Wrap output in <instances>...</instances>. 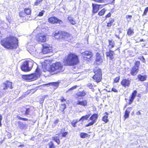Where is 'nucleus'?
Instances as JSON below:
<instances>
[{
    "mask_svg": "<svg viewBox=\"0 0 148 148\" xmlns=\"http://www.w3.org/2000/svg\"><path fill=\"white\" fill-rule=\"evenodd\" d=\"M18 40L14 37H7L2 40L1 43L5 48L10 49H16L18 46Z\"/></svg>",
    "mask_w": 148,
    "mask_h": 148,
    "instance_id": "f257e3e1",
    "label": "nucleus"
},
{
    "mask_svg": "<svg viewBox=\"0 0 148 148\" xmlns=\"http://www.w3.org/2000/svg\"><path fill=\"white\" fill-rule=\"evenodd\" d=\"M79 59L77 55L74 53H71L65 58L64 63L65 65L74 66L78 64Z\"/></svg>",
    "mask_w": 148,
    "mask_h": 148,
    "instance_id": "f03ea898",
    "label": "nucleus"
},
{
    "mask_svg": "<svg viewBox=\"0 0 148 148\" xmlns=\"http://www.w3.org/2000/svg\"><path fill=\"white\" fill-rule=\"evenodd\" d=\"M41 73V70L40 68L38 67L36 70L35 73L24 75L22 76V78L26 80L33 81L36 79L38 77H40Z\"/></svg>",
    "mask_w": 148,
    "mask_h": 148,
    "instance_id": "7ed1b4c3",
    "label": "nucleus"
},
{
    "mask_svg": "<svg viewBox=\"0 0 148 148\" xmlns=\"http://www.w3.org/2000/svg\"><path fill=\"white\" fill-rule=\"evenodd\" d=\"M64 70L63 65L60 62H57L53 64L49 69V71L51 73L56 74L62 72Z\"/></svg>",
    "mask_w": 148,
    "mask_h": 148,
    "instance_id": "20e7f679",
    "label": "nucleus"
},
{
    "mask_svg": "<svg viewBox=\"0 0 148 148\" xmlns=\"http://www.w3.org/2000/svg\"><path fill=\"white\" fill-rule=\"evenodd\" d=\"M94 75L93 79L97 83L100 82L102 79V73L101 70L99 68H96L94 70Z\"/></svg>",
    "mask_w": 148,
    "mask_h": 148,
    "instance_id": "39448f33",
    "label": "nucleus"
},
{
    "mask_svg": "<svg viewBox=\"0 0 148 148\" xmlns=\"http://www.w3.org/2000/svg\"><path fill=\"white\" fill-rule=\"evenodd\" d=\"M42 53L44 54L50 52L52 51V47L49 45L45 43L42 45Z\"/></svg>",
    "mask_w": 148,
    "mask_h": 148,
    "instance_id": "423d86ee",
    "label": "nucleus"
},
{
    "mask_svg": "<svg viewBox=\"0 0 148 148\" xmlns=\"http://www.w3.org/2000/svg\"><path fill=\"white\" fill-rule=\"evenodd\" d=\"M103 62V59L100 53H97L96 55L95 60L94 63V64L95 65H100Z\"/></svg>",
    "mask_w": 148,
    "mask_h": 148,
    "instance_id": "0eeeda50",
    "label": "nucleus"
},
{
    "mask_svg": "<svg viewBox=\"0 0 148 148\" xmlns=\"http://www.w3.org/2000/svg\"><path fill=\"white\" fill-rule=\"evenodd\" d=\"M36 40L40 42H44L46 39V36L40 33L36 36Z\"/></svg>",
    "mask_w": 148,
    "mask_h": 148,
    "instance_id": "6e6552de",
    "label": "nucleus"
},
{
    "mask_svg": "<svg viewBox=\"0 0 148 148\" xmlns=\"http://www.w3.org/2000/svg\"><path fill=\"white\" fill-rule=\"evenodd\" d=\"M2 87L3 90H6L8 88L10 89H12L13 88L12 83L8 81H6L5 83L2 85Z\"/></svg>",
    "mask_w": 148,
    "mask_h": 148,
    "instance_id": "1a4fd4ad",
    "label": "nucleus"
},
{
    "mask_svg": "<svg viewBox=\"0 0 148 148\" xmlns=\"http://www.w3.org/2000/svg\"><path fill=\"white\" fill-rule=\"evenodd\" d=\"M115 53L114 51L109 49L108 51L106 52V55L107 57L109 58L110 60L114 61L115 60L114 58Z\"/></svg>",
    "mask_w": 148,
    "mask_h": 148,
    "instance_id": "9d476101",
    "label": "nucleus"
},
{
    "mask_svg": "<svg viewBox=\"0 0 148 148\" xmlns=\"http://www.w3.org/2000/svg\"><path fill=\"white\" fill-rule=\"evenodd\" d=\"M15 124L17 125L18 127L21 130H26L28 126L27 124L23 123V122L20 121L16 122Z\"/></svg>",
    "mask_w": 148,
    "mask_h": 148,
    "instance_id": "9b49d317",
    "label": "nucleus"
},
{
    "mask_svg": "<svg viewBox=\"0 0 148 148\" xmlns=\"http://www.w3.org/2000/svg\"><path fill=\"white\" fill-rule=\"evenodd\" d=\"M21 70L24 71H28L30 69L29 67V62L28 61L24 62L21 67Z\"/></svg>",
    "mask_w": 148,
    "mask_h": 148,
    "instance_id": "f8f14e48",
    "label": "nucleus"
},
{
    "mask_svg": "<svg viewBox=\"0 0 148 148\" xmlns=\"http://www.w3.org/2000/svg\"><path fill=\"white\" fill-rule=\"evenodd\" d=\"M48 21L51 23H59L60 24H61L62 23V22L61 20L55 17H52L49 18Z\"/></svg>",
    "mask_w": 148,
    "mask_h": 148,
    "instance_id": "ddd939ff",
    "label": "nucleus"
},
{
    "mask_svg": "<svg viewBox=\"0 0 148 148\" xmlns=\"http://www.w3.org/2000/svg\"><path fill=\"white\" fill-rule=\"evenodd\" d=\"M82 55L84 58L90 59L92 57L93 54L91 51H86L82 53Z\"/></svg>",
    "mask_w": 148,
    "mask_h": 148,
    "instance_id": "4468645a",
    "label": "nucleus"
},
{
    "mask_svg": "<svg viewBox=\"0 0 148 148\" xmlns=\"http://www.w3.org/2000/svg\"><path fill=\"white\" fill-rule=\"evenodd\" d=\"M70 36V34L67 32H62L60 36V39L67 40V39Z\"/></svg>",
    "mask_w": 148,
    "mask_h": 148,
    "instance_id": "2eb2a0df",
    "label": "nucleus"
},
{
    "mask_svg": "<svg viewBox=\"0 0 148 148\" xmlns=\"http://www.w3.org/2000/svg\"><path fill=\"white\" fill-rule=\"evenodd\" d=\"M19 16L23 19V21L29 20L30 17L27 16L25 12L23 11L20 12L19 14Z\"/></svg>",
    "mask_w": 148,
    "mask_h": 148,
    "instance_id": "dca6fc26",
    "label": "nucleus"
},
{
    "mask_svg": "<svg viewBox=\"0 0 148 148\" xmlns=\"http://www.w3.org/2000/svg\"><path fill=\"white\" fill-rule=\"evenodd\" d=\"M130 80L128 79H124L122 80L121 82V84L124 87H128L130 85Z\"/></svg>",
    "mask_w": 148,
    "mask_h": 148,
    "instance_id": "f3484780",
    "label": "nucleus"
},
{
    "mask_svg": "<svg viewBox=\"0 0 148 148\" xmlns=\"http://www.w3.org/2000/svg\"><path fill=\"white\" fill-rule=\"evenodd\" d=\"M62 32L61 31H56L53 33L52 35L56 38L60 39V36Z\"/></svg>",
    "mask_w": 148,
    "mask_h": 148,
    "instance_id": "a211bd4d",
    "label": "nucleus"
},
{
    "mask_svg": "<svg viewBox=\"0 0 148 148\" xmlns=\"http://www.w3.org/2000/svg\"><path fill=\"white\" fill-rule=\"evenodd\" d=\"M92 5L93 8L92 12L93 13H96L99 9L100 5L93 3H92Z\"/></svg>",
    "mask_w": 148,
    "mask_h": 148,
    "instance_id": "6ab92c4d",
    "label": "nucleus"
},
{
    "mask_svg": "<svg viewBox=\"0 0 148 148\" xmlns=\"http://www.w3.org/2000/svg\"><path fill=\"white\" fill-rule=\"evenodd\" d=\"M147 75H142L141 74H139L137 76L138 80L141 82L145 81L147 79Z\"/></svg>",
    "mask_w": 148,
    "mask_h": 148,
    "instance_id": "aec40b11",
    "label": "nucleus"
},
{
    "mask_svg": "<svg viewBox=\"0 0 148 148\" xmlns=\"http://www.w3.org/2000/svg\"><path fill=\"white\" fill-rule=\"evenodd\" d=\"M87 101L86 100H84L81 101H78L76 102V105H80L83 106H85L87 105Z\"/></svg>",
    "mask_w": 148,
    "mask_h": 148,
    "instance_id": "412c9836",
    "label": "nucleus"
},
{
    "mask_svg": "<svg viewBox=\"0 0 148 148\" xmlns=\"http://www.w3.org/2000/svg\"><path fill=\"white\" fill-rule=\"evenodd\" d=\"M132 108L131 107H128L125 111L124 116L125 119L128 117L129 115V113L132 110Z\"/></svg>",
    "mask_w": 148,
    "mask_h": 148,
    "instance_id": "4be33fe9",
    "label": "nucleus"
},
{
    "mask_svg": "<svg viewBox=\"0 0 148 148\" xmlns=\"http://www.w3.org/2000/svg\"><path fill=\"white\" fill-rule=\"evenodd\" d=\"M138 71V69L135 67H133L130 73L133 75H136Z\"/></svg>",
    "mask_w": 148,
    "mask_h": 148,
    "instance_id": "5701e85b",
    "label": "nucleus"
},
{
    "mask_svg": "<svg viewBox=\"0 0 148 148\" xmlns=\"http://www.w3.org/2000/svg\"><path fill=\"white\" fill-rule=\"evenodd\" d=\"M86 94L85 91H84L81 92H78L76 93L75 97L78 98L79 97H82L86 95Z\"/></svg>",
    "mask_w": 148,
    "mask_h": 148,
    "instance_id": "b1692460",
    "label": "nucleus"
},
{
    "mask_svg": "<svg viewBox=\"0 0 148 148\" xmlns=\"http://www.w3.org/2000/svg\"><path fill=\"white\" fill-rule=\"evenodd\" d=\"M69 22L72 25H74L76 23V21L74 20V18L71 15H69L68 17Z\"/></svg>",
    "mask_w": 148,
    "mask_h": 148,
    "instance_id": "393cba45",
    "label": "nucleus"
},
{
    "mask_svg": "<svg viewBox=\"0 0 148 148\" xmlns=\"http://www.w3.org/2000/svg\"><path fill=\"white\" fill-rule=\"evenodd\" d=\"M98 118V115L97 114H93L92 116H90V120L92 121L96 122V121L97 120Z\"/></svg>",
    "mask_w": 148,
    "mask_h": 148,
    "instance_id": "a878e982",
    "label": "nucleus"
},
{
    "mask_svg": "<svg viewBox=\"0 0 148 148\" xmlns=\"http://www.w3.org/2000/svg\"><path fill=\"white\" fill-rule=\"evenodd\" d=\"M108 42L109 43L108 47H109L110 49H111L113 48L114 47V42L112 40H109Z\"/></svg>",
    "mask_w": 148,
    "mask_h": 148,
    "instance_id": "bb28decb",
    "label": "nucleus"
},
{
    "mask_svg": "<svg viewBox=\"0 0 148 148\" xmlns=\"http://www.w3.org/2000/svg\"><path fill=\"white\" fill-rule=\"evenodd\" d=\"M108 114L107 112H106L104 113V115L103 117L102 121H104L105 123H107L108 121L107 119L108 117Z\"/></svg>",
    "mask_w": 148,
    "mask_h": 148,
    "instance_id": "cd10ccee",
    "label": "nucleus"
},
{
    "mask_svg": "<svg viewBox=\"0 0 148 148\" xmlns=\"http://www.w3.org/2000/svg\"><path fill=\"white\" fill-rule=\"evenodd\" d=\"M24 12L27 15V16H28V15L30 14L31 10L29 8H26L24 9Z\"/></svg>",
    "mask_w": 148,
    "mask_h": 148,
    "instance_id": "c85d7f7f",
    "label": "nucleus"
},
{
    "mask_svg": "<svg viewBox=\"0 0 148 148\" xmlns=\"http://www.w3.org/2000/svg\"><path fill=\"white\" fill-rule=\"evenodd\" d=\"M66 107V105L65 103H62L60 106V110L62 112L64 111Z\"/></svg>",
    "mask_w": 148,
    "mask_h": 148,
    "instance_id": "c756f323",
    "label": "nucleus"
},
{
    "mask_svg": "<svg viewBox=\"0 0 148 148\" xmlns=\"http://www.w3.org/2000/svg\"><path fill=\"white\" fill-rule=\"evenodd\" d=\"M80 136L82 138H84L87 137L88 136V134L84 132H81L80 134Z\"/></svg>",
    "mask_w": 148,
    "mask_h": 148,
    "instance_id": "7c9ffc66",
    "label": "nucleus"
},
{
    "mask_svg": "<svg viewBox=\"0 0 148 148\" xmlns=\"http://www.w3.org/2000/svg\"><path fill=\"white\" fill-rule=\"evenodd\" d=\"M31 111L32 110L29 108H26V110L25 112V115H29Z\"/></svg>",
    "mask_w": 148,
    "mask_h": 148,
    "instance_id": "2f4dec72",
    "label": "nucleus"
},
{
    "mask_svg": "<svg viewBox=\"0 0 148 148\" xmlns=\"http://www.w3.org/2000/svg\"><path fill=\"white\" fill-rule=\"evenodd\" d=\"M134 32L132 29H131V28H129L128 29L127 34L128 36L132 35L134 34Z\"/></svg>",
    "mask_w": 148,
    "mask_h": 148,
    "instance_id": "473e14b6",
    "label": "nucleus"
},
{
    "mask_svg": "<svg viewBox=\"0 0 148 148\" xmlns=\"http://www.w3.org/2000/svg\"><path fill=\"white\" fill-rule=\"evenodd\" d=\"M49 148H55V146L54 145L53 143L51 141L49 144Z\"/></svg>",
    "mask_w": 148,
    "mask_h": 148,
    "instance_id": "72a5a7b5",
    "label": "nucleus"
},
{
    "mask_svg": "<svg viewBox=\"0 0 148 148\" xmlns=\"http://www.w3.org/2000/svg\"><path fill=\"white\" fill-rule=\"evenodd\" d=\"M105 11L106 10L104 9H102L99 12L98 14L99 16H102L104 14Z\"/></svg>",
    "mask_w": 148,
    "mask_h": 148,
    "instance_id": "f704fd0d",
    "label": "nucleus"
},
{
    "mask_svg": "<svg viewBox=\"0 0 148 148\" xmlns=\"http://www.w3.org/2000/svg\"><path fill=\"white\" fill-rule=\"evenodd\" d=\"M53 140L56 142L58 144L60 143V140L58 137H55L53 138Z\"/></svg>",
    "mask_w": 148,
    "mask_h": 148,
    "instance_id": "c9c22d12",
    "label": "nucleus"
},
{
    "mask_svg": "<svg viewBox=\"0 0 148 148\" xmlns=\"http://www.w3.org/2000/svg\"><path fill=\"white\" fill-rule=\"evenodd\" d=\"M77 85L74 86L71 88L69 89L68 90H67L66 91V93H69L70 91L71 90H73L75 89L76 88H77Z\"/></svg>",
    "mask_w": 148,
    "mask_h": 148,
    "instance_id": "e433bc0d",
    "label": "nucleus"
},
{
    "mask_svg": "<svg viewBox=\"0 0 148 148\" xmlns=\"http://www.w3.org/2000/svg\"><path fill=\"white\" fill-rule=\"evenodd\" d=\"M140 64V62L139 61H136L135 64V65L133 67H135L136 68L138 69V67L139 66Z\"/></svg>",
    "mask_w": 148,
    "mask_h": 148,
    "instance_id": "4c0bfd02",
    "label": "nucleus"
},
{
    "mask_svg": "<svg viewBox=\"0 0 148 148\" xmlns=\"http://www.w3.org/2000/svg\"><path fill=\"white\" fill-rule=\"evenodd\" d=\"M137 93V92L136 90H134L132 93L131 97L135 98L136 96Z\"/></svg>",
    "mask_w": 148,
    "mask_h": 148,
    "instance_id": "58836bf2",
    "label": "nucleus"
},
{
    "mask_svg": "<svg viewBox=\"0 0 148 148\" xmlns=\"http://www.w3.org/2000/svg\"><path fill=\"white\" fill-rule=\"evenodd\" d=\"M139 59H140L143 63H145V60L143 56H140Z\"/></svg>",
    "mask_w": 148,
    "mask_h": 148,
    "instance_id": "ea45409f",
    "label": "nucleus"
},
{
    "mask_svg": "<svg viewBox=\"0 0 148 148\" xmlns=\"http://www.w3.org/2000/svg\"><path fill=\"white\" fill-rule=\"evenodd\" d=\"M95 122L94 121H92L90 123H89L88 124L86 125V127H89V126H91L93 125Z\"/></svg>",
    "mask_w": 148,
    "mask_h": 148,
    "instance_id": "a19ab883",
    "label": "nucleus"
},
{
    "mask_svg": "<svg viewBox=\"0 0 148 148\" xmlns=\"http://www.w3.org/2000/svg\"><path fill=\"white\" fill-rule=\"evenodd\" d=\"M148 11V7H147L145 9L143 14V16H145L146 15L147 12Z\"/></svg>",
    "mask_w": 148,
    "mask_h": 148,
    "instance_id": "79ce46f5",
    "label": "nucleus"
},
{
    "mask_svg": "<svg viewBox=\"0 0 148 148\" xmlns=\"http://www.w3.org/2000/svg\"><path fill=\"white\" fill-rule=\"evenodd\" d=\"M87 86L90 89L92 88L93 87V85L90 83H88L87 84Z\"/></svg>",
    "mask_w": 148,
    "mask_h": 148,
    "instance_id": "37998d69",
    "label": "nucleus"
},
{
    "mask_svg": "<svg viewBox=\"0 0 148 148\" xmlns=\"http://www.w3.org/2000/svg\"><path fill=\"white\" fill-rule=\"evenodd\" d=\"M77 122V121H73L71 122V124L72 126L73 127H75L76 126V124Z\"/></svg>",
    "mask_w": 148,
    "mask_h": 148,
    "instance_id": "c03bdc74",
    "label": "nucleus"
},
{
    "mask_svg": "<svg viewBox=\"0 0 148 148\" xmlns=\"http://www.w3.org/2000/svg\"><path fill=\"white\" fill-rule=\"evenodd\" d=\"M120 79V77L119 76L118 77H116L114 80V82L115 83H117L119 82V81Z\"/></svg>",
    "mask_w": 148,
    "mask_h": 148,
    "instance_id": "a18cd8bd",
    "label": "nucleus"
},
{
    "mask_svg": "<svg viewBox=\"0 0 148 148\" xmlns=\"http://www.w3.org/2000/svg\"><path fill=\"white\" fill-rule=\"evenodd\" d=\"M52 85L56 87H57L58 86L59 83L58 82L52 83H51Z\"/></svg>",
    "mask_w": 148,
    "mask_h": 148,
    "instance_id": "49530a36",
    "label": "nucleus"
},
{
    "mask_svg": "<svg viewBox=\"0 0 148 148\" xmlns=\"http://www.w3.org/2000/svg\"><path fill=\"white\" fill-rule=\"evenodd\" d=\"M132 18V16L130 15H127L126 16V18L127 19H129L130 20Z\"/></svg>",
    "mask_w": 148,
    "mask_h": 148,
    "instance_id": "de8ad7c7",
    "label": "nucleus"
},
{
    "mask_svg": "<svg viewBox=\"0 0 148 148\" xmlns=\"http://www.w3.org/2000/svg\"><path fill=\"white\" fill-rule=\"evenodd\" d=\"M67 134L68 133L66 132H64L62 134V136L65 137L66 136Z\"/></svg>",
    "mask_w": 148,
    "mask_h": 148,
    "instance_id": "09e8293b",
    "label": "nucleus"
},
{
    "mask_svg": "<svg viewBox=\"0 0 148 148\" xmlns=\"http://www.w3.org/2000/svg\"><path fill=\"white\" fill-rule=\"evenodd\" d=\"M114 21V19H113L112 18H110L109 19V22L112 24V23H113V22Z\"/></svg>",
    "mask_w": 148,
    "mask_h": 148,
    "instance_id": "8fccbe9b",
    "label": "nucleus"
},
{
    "mask_svg": "<svg viewBox=\"0 0 148 148\" xmlns=\"http://www.w3.org/2000/svg\"><path fill=\"white\" fill-rule=\"evenodd\" d=\"M40 1L38 0H37L36 2L35 3L34 5H38L40 4Z\"/></svg>",
    "mask_w": 148,
    "mask_h": 148,
    "instance_id": "3c124183",
    "label": "nucleus"
},
{
    "mask_svg": "<svg viewBox=\"0 0 148 148\" xmlns=\"http://www.w3.org/2000/svg\"><path fill=\"white\" fill-rule=\"evenodd\" d=\"M43 14H44V13H43V11H41L39 13V14H38V16H42L43 15Z\"/></svg>",
    "mask_w": 148,
    "mask_h": 148,
    "instance_id": "603ef678",
    "label": "nucleus"
},
{
    "mask_svg": "<svg viewBox=\"0 0 148 148\" xmlns=\"http://www.w3.org/2000/svg\"><path fill=\"white\" fill-rule=\"evenodd\" d=\"M45 99V98L43 97H42L41 99L40 100V103L41 104L44 101Z\"/></svg>",
    "mask_w": 148,
    "mask_h": 148,
    "instance_id": "864d4df0",
    "label": "nucleus"
},
{
    "mask_svg": "<svg viewBox=\"0 0 148 148\" xmlns=\"http://www.w3.org/2000/svg\"><path fill=\"white\" fill-rule=\"evenodd\" d=\"M2 119V116L1 114H0V127H1L2 125L1 124V120Z\"/></svg>",
    "mask_w": 148,
    "mask_h": 148,
    "instance_id": "5fc2aeb1",
    "label": "nucleus"
},
{
    "mask_svg": "<svg viewBox=\"0 0 148 148\" xmlns=\"http://www.w3.org/2000/svg\"><path fill=\"white\" fill-rule=\"evenodd\" d=\"M83 116L84 118L85 119L87 120L89 117V115H86L85 116Z\"/></svg>",
    "mask_w": 148,
    "mask_h": 148,
    "instance_id": "6e6d98bb",
    "label": "nucleus"
},
{
    "mask_svg": "<svg viewBox=\"0 0 148 148\" xmlns=\"http://www.w3.org/2000/svg\"><path fill=\"white\" fill-rule=\"evenodd\" d=\"M112 91L116 92H118V90L115 88H113L112 89Z\"/></svg>",
    "mask_w": 148,
    "mask_h": 148,
    "instance_id": "4d7b16f0",
    "label": "nucleus"
},
{
    "mask_svg": "<svg viewBox=\"0 0 148 148\" xmlns=\"http://www.w3.org/2000/svg\"><path fill=\"white\" fill-rule=\"evenodd\" d=\"M111 14L110 12L108 13L107 15H106V18L110 17L111 16Z\"/></svg>",
    "mask_w": 148,
    "mask_h": 148,
    "instance_id": "13d9d810",
    "label": "nucleus"
},
{
    "mask_svg": "<svg viewBox=\"0 0 148 148\" xmlns=\"http://www.w3.org/2000/svg\"><path fill=\"white\" fill-rule=\"evenodd\" d=\"M59 121V119H57L55 121H54V123L55 124H56L58 123Z\"/></svg>",
    "mask_w": 148,
    "mask_h": 148,
    "instance_id": "bf43d9fd",
    "label": "nucleus"
},
{
    "mask_svg": "<svg viewBox=\"0 0 148 148\" xmlns=\"http://www.w3.org/2000/svg\"><path fill=\"white\" fill-rule=\"evenodd\" d=\"M112 24L108 22L107 23V26L108 27H110Z\"/></svg>",
    "mask_w": 148,
    "mask_h": 148,
    "instance_id": "052dcab7",
    "label": "nucleus"
},
{
    "mask_svg": "<svg viewBox=\"0 0 148 148\" xmlns=\"http://www.w3.org/2000/svg\"><path fill=\"white\" fill-rule=\"evenodd\" d=\"M7 136L8 138H10L11 137V134L10 133H8L7 134Z\"/></svg>",
    "mask_w": 148,
    "mask_h": 148,
    "instance_id": "680f3d73",
    "label": "nucleus"
},
{
    "mask_svg": "<svg viewBox=\"0 0 148 148\" xmlns=\"http://www.w3.org/2000/svg\"><path fill=\"white\" fill-rule=\"evenodd\" d=\"M134 99H135L134 98L131 97L129 99V101H131L133 102Z\"/></svg>",
    "mask_w": 148,
    "mask_h": 148,
    "instance_id": "e2e57ef3",
    "label": "nucleus"
},
{
    "mask_svg": "<svg viewBox=\"0 0 148 148\" xmlns=\"http://www.w3.org/2000/svg\"><path fill=\"white\" fill-rule=\"evenodd\" d=\"M85 119L84 118L83 116L80 119L79 121L82 120V121Z\"/></svg>",
    "mask_w": 148,
    "mask_h": 148,
    "instance_id": "0e129e2a",
    "label": "nucleus"
},
{
    "mask_svg": "<svg viewBox=\"0 0 148 148\" xmlns=\"http://www.w3.org/2000/svg\"><path fill=\"white\" fill-rule=\"evenodd\" d=\"M66 101V100L64 99L63 97V99H61V101L62 102H64V101Z\"/></svg>",
    "mask_w": 148,
    "mask_h": 148,
    "instance_id": "69168bd1",
    "label": "nucleus"
},
{
    "mask_svg": "<svg viewBox=\"0 0 148 148\" xmlns=\"http://www.w3.org/2000/svg\"><path fill=\"white\" fill-rule=\"evenodd\" d=\"M136 114L137 115H140L141 114V113L140 111H138L136 112Z\"/></svg>",
    "mask_w": 148,
    "mask_h": 148,
    "instance_id": "338daca9",
    "label": "nucleus"
},
{
    "mask_svg": "<svg viewBox=\"0 0 148 148\" xmlns=\"http://www.w3.org/2000/svg\"><path fill=\"white\" fill-rule=\"evenodd\" d=\"M17 118L20 120H22L23 119V117H20V116H17Z\"/></svg>",
    "mask_w": 148,
    "mask_h": 148,
    "instance_id": "774afa93",
    "label": "nucleus"
}]
</instances>
